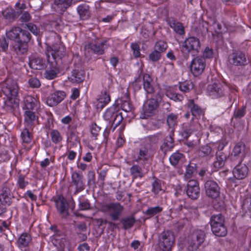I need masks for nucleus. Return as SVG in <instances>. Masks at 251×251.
<instances>
[{"label":"nucleus","mask_w":251,"mask_h":251,"mask_svg":"<svg viewBox=\"0 0 251 251\" xmlns=\"http://www.w3.org/2000/svg\"><path fill=\"white\" fill-rule=\"evenodd\" d=\"M66 94L64 91L57 90L50 94L46 100V103L50 107L57 105L66 97Z\"/></svg>","instance_id":"obj_16"},{"label":"nucleus","mask_w":251,"mask_h":251,"mask_svg":"<svg viewBox=\"0 0 251 251\" xmlns=\"http://www.w3.org/2000/svg\"><path fill=\"white\" fill-rule=\"evenodd\" d=\"M66 48L65 46L61 44L55 43L51 47H48L47 49L46 52L47 60L58 61H60L62 62V58L64 56L65 54Z\"/></svg>","instance_id":"obj_6"},{"label":"nucleus","mask_w":251,"mask_h":251,"mask_svg":"<svg viewBox=\"0 0 251 251\" xmlns=\"http://www.w3.org/2000/svg\"><path fill=\"white\" fill-rule=\"evenodd\" d=\"M213 54L212 49L207 47L203 51V57L204 58H210L212 57Z\"/></svg>","instance_id":"obj_64"},{"label":"nucleus","mask_w":251,"mask_h":251,"mask_svg":"<svg viewBox=\"0 0 251 251\" xmlns=\"http://www.w3.org/2000/svg\"><path fill=\"white\" fill-rule=\"evenodd\" d=\"M187 105L193 117L198 118L204 115V110L197 104L195 103L194 100H189Z\"/></svg>","instance_id":"obj_24"},{"label":"nucleus","mask_w":251,"mask_h":251,"mask_svg":"<svg viewBox=\"0 0 251 251\" xmlns=\"http://www.w3.org/2000/svg\"><path fill=\"white\" fill-rule=\"evenodd\" d=\"M161 57V53L155 50L149 55V58L152 62L158 61L160 59Z\"/></svg>","instance_id":"obj_57"},{"label":"nucleus","mask_w":251,"mask_h":251,"mask_svg":"<svg viewBox=\"0 0 251 251\" xmlns=\"http://www.w3.org/2000/svg\"><path fill=\"white\" fill-rule=\"evenodd\" d=\"M121 223L124 229H127L131 228L135 223V219L133 216H126L121 220Z\"/></svg>","instance_id":"obj_34"},{"label":"nucleus","mask_w":251,"mask_h":251,"mask_svg":"<svg viewBox=\"0 0 251 251\" xmlns=\"http://www.w3.org/2000/svg\"><path fill=\"white\" fill-rule=\"evenodd\" d=\"M121 107L122 109L126 112H129L132 108V105L128 100L123 101Z\"/></svg>","instance_id":"obj_63"},{"label":"nucleus","mask_w":251,"mask_h":251,"mask_svg":"<svg viewBox=\"0 0 251 251\" xmlns=\"http://www.w3.org/2000/svg\"><path fill=\"white\" fill-rule=\"evenodd\" d=\"M206 196L212 199H216L220 195V187L217 182L212 179L207 180L204 185Z\"/></svg>","instance_id":"obj_10"},{"label":"nucleus","mask_w":251,"mask_h":251,"mask_svg":"<svg viewBox=\"0 0 251 251\" xmlns=\"http://www.w3.org/2000/svg\"><path fill=\"white\" fill-rule=\"evenodd\" d=\"M199 153L200 156L211 158L214 156V152L209 146L206 145L200 148Z\"/></svg>","instance_id":"obj_40"},{"label":"nucleus","mask_w":251,"mask_h":251,"mask_svg":"<svg viewBox=\"0 0 251 251\" xmlns=\"http://www.w3.org/2000/svg\"><path fill=\"white\" fill-rule=\"evenodd\" d=\"M174 147V141L171 134L167 136L163 140V142L160 147L161 150L164 151L171 150Z\"/></svg>","instance_id":"obj_31"},{"label":"nucleus","mask_w":251,"mask_h":251,"mask_svg":"<svg viewBox=\"0 0 251 251\" xmlns=\"http://www.w3.org/2000/svg\"><path fill=\"white\" fill-rule=\"evenodd\" d=\"M107 48L106 41L100 43H89L85 46V50H90L94 53L99 55L103 54Z\"/></svg>","instance_id":"obj_19"},{"label":"nucleus","mask_w":251,"mask_h":251,"mask_svg":"<svg viewBox=\"0 0 251 251\" xmlns=\"http://www.w3.org/2000/svg\"><path fill=\"white\" fill-rule=\"evenodd\" d=\"M227 87L226 85L220 83L214 82L208 85L207 93L212 99L224 98L228 94Z\"/></svg>","instance_id":"obj_8"},{"label":"nucleus","mask_w":251,"mask_h":251,"mask_svg":"<svg viewBox=\"0 0 251 251\" xmlns=\"http://www.w3.org/2000/svg\"><path fill=\"white\" fill-rule=\"evenodd\" d=\"M168 45L166 42L163 40H159L156 42L154 45V50L161 53L164 52L167 49Z\"/></svg>","instance_id":"obj_47"},{"label":"nucleus","mask_w":251,"mask_h":251,"mask_svg":"<svg viewBox=\"0 0 251 251\" xmlns=\"http://www.w3.org/2000/svg\"><path fill=\"white\" fill-rule=\"evenodd\" d=\"M229 62L235 66H244L248 63L245 54L241 51H234L228 56Z\"/></svg>","instance_id":"obj_15"},{"label":"nucleus","mask_w":251,"mask_h":251,"mask_svg":"<svg viewBox=\"0 0 251 251\" xmlns=\"http://www.w3.org/2000/svg\"><path fill=\"white\" fill-rule=\"evenodd\" d=\"M31 128L25 127L21 133V137L23 142L29 143L32 140V135L29 132Z\"/></svg>","instance_id":"obj_45"},{"label":"nucleus","mask_w":251,"mask_h":251,"mask_svg":"<svg viewBox=\"0 0 251 251\" xmlns=\"http://www.w3.org/2000/svg\"><path fill=\"white\" fill-rule=\"evenodd\" d=\"M225 222H222V224H218L216 225V227L215 230L211 228L212 232L217 236L223 237L227 234V229L225 226Z\"/></svg>","instance_id":"obj_35"},{"label":"nucleus","mask_w":251,"mask_h":251,"mask_svg":"<svg viewBox=\"0 0 251 251\" xmlns=\"http://www.w3.org/2000/svg\"><path fill=\"white\" fill-rule=\"evenodd\" d=\"M167 22L170 27L173 29L176 33L180 35L185 34L184 27L182 23L177 22L174 18H169Z\"/></svg>","instance_id":"obj_25"},{"label":"nucleus","mask_w":251,"mask_h":251,"mask_svg":"<svg viewBox=\"0 0 251 251\" xmlns=\"http://www.w3.org/2000/svg\"><path fill=\"white\" fill-rule=\"evenodd\" d=\"M130 175L133 179L144 176V173L141 167L138 165H134L130 168Z\"/></svg>","instance_id":"obj_37"},{"label":"nucleus","mask_w":251,"mask_h":251,"mask_svg":"<svg viewBox=\"0 0 251 251\" xmlns=\"http://www.w3.org/2000/svg\"><path fill=\"white\" fill-rule=\"evenodd\" d=\"M154 152L153 148L143 143L139 149L137 157L135 158V161L137 162L140 161H147L152 157Z\"/></svg>","instance_id":"obj_14"},{"label":"nucleus","mask_w":251,"mask_h":251,"mask_svg":"<svg viewBox=\"0 0 251 251\" xmlns=\"http://www.w3.org/2000/svg\"><path fill=\"white\" fill-rule=\"evenodd\" d=\"M201 43L199 38L191 36L186 38L180 46V51L187 57L189 54L192 56L197 55L200 52Z\"/></svg>","instance_id":"obj_3"},{"label":"nucleus","mask_w":251,"mask_h":251,"mask_svg":"<svg viewBox=\"0 0 251 251\" xmlns=\"http://www.w3.org/2000/svg\"><path fill=\"white\" fill-rule=\"evenodd\" d=\"M233 175L234 178L231 179L232 180L234 179H243L245 178L248 174V168L245 164L239 163L233 170ZM233 182H235L233 181Z\"/></svg>","instance_id":"obj_20"},{"label":"nucleus","mask_w":251,"mask_h":251,"mask_svg":"<svg viewBox=\"0 0 251 251\" xmlns=\"http://www.w3.org/2000/svg\"><path fill=\"white\" fill-rule=\"evenodd\" d=\"M79 210L84 211L88 210L91 208V204L87 199L81 201L79 200L78 204Z\"/></svg>","instance_id":"obj_52"},{"label":"nucleus","mask_w":251,"mask_h":251,"mask_svg":"<svg viewBox=\"0 0 251 251\" xmlns=\"http://www.w3.org/2000/svg\"><path fill=\"white\" fill-rule=\"evenodd\" d=\"M163 210L162 207L157 206L149 208L145 212L146 215L152 217L156 214L160 213Z\"/></svg>","instance_id":"obj_50"},{"label":"nucleus","mask_w":251,"mask_h":251,"mask_svg":"<svg viewBox=\"0 0 251 251\" xmlns=\"http://www.w3.org/2000/svg\"><path fill=\"white\" fill-rule=\"evenodd\" d=\"M186 194L192 200H196L200 196V188L199 182L194 179H190L187 185Z\"/></svg>","instance_id":"obj_17"},{"label":"nucleus","mask_w":251,"mask_h":251,"mask_svg":"<svg viewBox=\"0 0 251 251\" xmlns=\"http://www.w3.org/2000/svg\"><path fill=\"white\" fill-rule=\"evenodd\" d=\"M72 182L75 187L74 194H76L85 189L83 176L81 173L74 171L71 174Z\"/></svg>","instance_id":"obj_18"},{"label":"nucleus","mask_w":251,"mask_h":251,"mask_svg":"<svg viewBox=\"0 0 251 251\" xmlns=\"http://www.w3.org/2000/svg\"><path fill=\"white\" fill-rule=\"evenodd\" d=\"M123 120V117L122 115V113L118 112L114 117V119L111 121L113 126V131H114L116 128L120 125Z\"/></svg>","instance_id":"obj_48"},{"label":"nucleus","mask_w":251,"mask_h":251,"mask_svg":"<svg viewBox=\"0 0 251 251\" xmlns=\"http://www.w3.org/2000/svg\"><path fill=\"white\" fill-rule=\"evenodd\" d=\"M216 156L217 160L213 163L214 166L216 168H221L225 165L226 156L223 152L217 153Z\"/></svg>","instance_id":"obj_41"},{"label":"nucleus","mask_w":251,"mask_h":251,"mask_svg":"<svg viewBox=\"0 0 251 251\" xmlns=\"http://www.w3.org/2000/svg\"><path fill=\"white\" fill-rule=\"evenodd\" d=\"M55 207L61 217L66 218L69 215V204L66 199L61 195L54 199Z\"/></svg>","instance_id":"obj_13"},{"label":"nucleus","mask_w":251,"mask_h":251,"mask_svg":"<svg viewBox=\"0 0 251 251\" xmlns=\"http://www.w3.org/2000/svg\"><path fill=\"white\" fill-rule=\"evenodd\" d=\"M194 168L191 166L190 164H188L186 167V172L184 174V177L185 179L190 178L193 174Z\"/></svg>","instance_id":"obj_61"},{"label":"nucleus","mask_w":251,"mask_h":251,"mask_svg":"<svg viewBox=\"0 0 251 251\" xmlns=\"http://www.w3.org/2000/svg\"><path fill=\"white\" fill-rule=\"evenodd\" d=\"M21 31V28L19 27H13L6 32V36L8 38L16 41L19 37V33Z\"/></svg>","instance_id":"obj_38"},{"label":"nucleus","mask_w":251,"mask_h":251,"mask_svg":"<svg viewBox=\"0 0 251 251\" xmlns=\"http://www.w3.org/2000/svg\"><path fill=\"white\" fill-rule=\"evenodd\" d=\"M138 77L135 79V82H138L143 80V88L148 94H154L153 97L148 99L143 105L141 118L147 119L154 114L158 108L161 100L160 91L155 92L153 85L152 79L150 75L143 73L141 67L138 71Z\"/></svg>","instance_id":"obj_1"},{"label":"nucleus","mask_w":251,"mask_h":251,"mask_svg":"<svg viewBox=\"0 0 251 251\" xmlns=\"http://www.w3.org/2000/svg\"><path fill=\"white\" fill-rule=\"evenodd\" d=\"M184 159L183 154L178 152L173 153L170 157L169 160L171 164L173 166L176 165L179 161Z\"/></svg>","instance_id":"obj_43"},{"label":"nucleus","mask_w":251,"mask_h":251,"mask_svg":"<svg viewBox=\"0 0 251 251\" xmlns=\"http://www.w3.org/2000/svg\"><path fill=\"white\" fill-rule=\"evenodd\" d=\"M175 241L173 232L167 230L161 233L159 237V246L162 251H171Z\"/></svg>","instance_id":"obj_9"},{"label":"nucleus","mask_w":251,"mask_h":251,"mask_svg":"<svg viewBox=\"0 0 251 251\" xmlns=\"http://www.w3.org/2000/svg\"><path fill=\"white\" fill-rule=\"evenodd\" d=\"M25 26L33 34L37 35L39 34L40 29L35 25L32 23H28L26 24Z\"/></svg>","instance_id":"obj_59"},{"label":"nucleus","mask_w":251,"mask_h":251,"mask_svg":"<svg viewBox=\"0 0 251 251\" xmlns=\"http://www.w3.org/2000/svg\"><path fill=\"white\" fill-rule=\"evenodd\" d=\"M205 233L202 230L196 229L188 236V250L189 251H197L204 242Z\"/></svg>","instance_id":"obj_5"},{"label":"nucleus","mask_w":251,"mask_h":251,"mask_svg":"<svg viewBox=\"0 0 251 251\" xmlns=\"http://www.w3.org/2000/svg\"><path fill=\"white\" fill-rule=\"evenodd\" d=\"M37 119L34 112L31 110H25V112L24 121L25 127L32 128L34 122Z\"/></svg>","instance_id":"obj_30"},{"label":"nucleus","mask_w":251,"mask_h":251,"mask_svg":"<svg viewBox=\"0 0 251 251\" xmlns=\"http://www.w3.org/2000/svg\"><path fill=\"white\" fill-rule=\"evenodd\" d=\"M28 184V182L25 180V176L23 175H20L19 176L17 179V185L20 189H25Z\"/></svg>","instance_id":"obj_56"},{"label":"nucleus","mask_w":251,"mask_h":251,"mask_svg":"<svg viewBox=\"0 0 251 251\" xmlns=\"http://www.w3.org/2000/svg\"><path fill=\"white\" fill-rule=\"evenodd\" d=\"M83 0H54V4L55 6V9L57 12L61 13L65 11L68 7L73 4L81 1Z\"/></svg>","instance_id":"obj_21"},{"label":"nucleus","mask_w":251,"mask_h":251,"mask_svg":"<svg viewBox=\"0 0 251 251\" xmlns=\"http://www.w3.org/2000/svg\"><path fill=\"white\" fill-rule=\"evenodd\" d=\"M90 129L93 137H94L95 140L97 139V137L101 129L100 127L98 126L95 123H93L90 126Z\"/></svg>","instance_id":"obj_51"},{"label":"nucleus","mask_w":251,"mask_h":251,"mask_svg":"<svg viewBox=\"0 0 251 251\" xmlns=\"http://www.w3.org/2000/svg\"><path fill=\"white\" fill-rule=\"evenodd\" d=\"M85 77V73L82 70H74L69 77L70 81L73 83H80L83 81Z\"/></svg>","instance_id":"obj_29"},{"label":"nucleus","mask_w":251,"mask_h":251,"mask_svg":"<svg viewBox=\"0 0 251 251\" xmlns=\"http://www.w3.org/2000/svg\"><path fill=\"white\" fill-rule=\"evenodd\" d=\"M110 93L108 91L105 90L101 92L96 101V108L101 110L110 102Z\"/></svg>","instance_id":"obj_22"},{"label":"nucleus","mask_w":251,"mask_h":251,"mask_svg":"<svg viewBox=\"0 0 251 251\" xmlns=\"http://www.w3.org/2000/svg\"><path fill=\"white\" fill-rule=\"evenodd\" d=\"M198 126L199 124L198 123H195L194 125H190L188 128L185 129L183 131L182 136L184 138H188L194 131L198 130Z\"/></svg>","instance_id":"obj_46"},{"label":"nucleus","mask_w":251,"mask_h":251,"mask_svg":"<svg viewBox=\"0 0 251 251\" xmlns=\"http://www.w3.org/2000/svg\"><path fill=\"white\" fill-rule=\"evenodd\" d=\"M167 96L171 99L176 101H181L183 100V95L178 93H169L167 94Z\"/></svg>","instance_id":"obj_58"},{"label":"nucleus","mask_w":251,"mask_h":251,"mask_svg":"<svg viewBox=\"0 0 251 251\" xmlns=\"http://www.w3.org/2000/svg\"><path fill=\"white\" fill-rule=\"evenodd\" d=\"M118 112L116 110V107L115 105H112L105 111L103 115V118L105 120L110 123Z\"/></svg>","instance_id":"obj_36"},{"label":"nucleus","mask_w":251,"mask_h":251,"mask_svg":"<svg viewBox=\"0 0 251 251\" xmlns=\"http://www.w3.org/2000/svg\"><path fill=\"white\" fill-rule=\"evenodd\" d=\"M31 38V34L28 31L21 29L18 39V45L15 47L16 51L21 54L24 53L26 50V44L30 41Z\"/></svg>","instance_id":"obj_11"},{"label":"nucleus","mask_w":251,"mask_h":251,"mask_svg":"<svg viewBox=\"0 0 251 251\" xmlns=\"http://www.w3.org/2000/svg\"><path fill=\"white\" fill-rule=\"evenodd\" d=\"M24 103L26 110L31 111L36 109L39 104V100L30 95H27L25 97Z\"/></svg>","instance_id":"obj_26"},{"label":"nucleus","mask_w":251,"mask_h":251,"mask_svg":"<svg viewBox=\"0 0 251 251\" xmlns=\"http://www.w3.org/2000/svg\"><path fill=\"white\" fill-rule=\"evenodd\" d=\"M206 65L204 58L197 56L193 58L190 64V71L193 75L198 76L204 71Z\"/></svg>","instance_id":"obj_12"},{"label":"nucleus","mask_w":251,"mask_h":251,"mask_svg":"<svg viewBox=\"0 0 251 251\" xmlns=\"http://www.w3.org/2000/svg\"><path fill=\"white\" fill-rule=\"evenodd\" d=\"M28 82L29 86L32 88H38L41 85L39 80L36 77L30 78L28 79Z\"/></svg>","instance_id":"obj_62"},{"label":"nucleus","mask_w":251,"mask_h":251,"mask_svg":"<svg viewBox=\"0 0 251 251\" xmlns=\"http://www.w3.org/2000/svg\"><path fill=\"white\" fill-rule=\"evenodd\" d=\"M11 202V197L8 193H1L0 195V202L3 205H10Z\"/></svg>","instance_id":"obj_55"},{"label":"nucleus","mask_w":251,"mask_h":251,"mask_svg":"<svg viewBox=\"0 0 251 251\" xmlns=\"http://www.w3.org/2000/svg\"><path fill=\"white\" fill-rule=\"evenodd\" d=\"M246 113V106H242V107L236 109L233 114V118L239 119L243 118Z\"/></svg>","instance_id":"obj_49"},{"label":"nucleus","mask_w":251,"mask_h":251,"mask_svg":"<svg viewBox=\"0 0 251 251\" xmlns=\"http://www.w3.org/2000/svg\"><path fill=\"white\" fill-rule=\"evenodd\" d=\"M89 9V6L86 3H82L77 7V12L81 20H84L89 18L90 15Z\"/></svg>","instance_id":"obj_28"},{"label":"nucleus","mask_w":251,"mask_h":251,"mask_svg":"<svg viewBox=\"0 0 251 251\" xmlns=\"http://www.w3.org/2000/svg\"><path fill=\"white\" fill-rule=\"evenodd\" d=\"M131 48L133 50V53L135 57L137 58L140 56V50L139 45L136 43H132Z\"/></svg>","instance_id":"obj_60"},{"label":"nucleus","mask_w":251,"mask_h":251,"mask_svg":"<svg viewBox=\"0 0 251 251\" xmlns=\"http://www.w3.org/2000/svg\"><path fill=\"white\" fill-rule=\"evenodd\" d=\"M163 136L162 132H158L154 135H150L146 137L144 143L149 145L153 148V150L155 151L157 143Z\"/></svg>","instance_id":"obj_23"},{"label":"nucleus","mask_w":251,"mask_h":251,"mask_svg":"<svg viewBox=\"0 0 251 251\" xmlns=\"http://www.w3.org/2000/svg\"><path fill=\"white\" fill-rule=\"evenodd\" d=\"M222 222H225V218L221 214L212 215L210 220L211 228H213V230H215L216 225L222 224Z\"/></svg>","instance_id":"obj_33"},{"label":"nucleus","mask_w":251,"mask_h":251,"mask_svg":"<svg viewBox=\"0 0 251 251\" xmlns=\"http://www.w3.org/2000/svg\"><path fill=\"white\" fill-rule=\"evenodd\" d=\"M154 180L151 183V192L154 194H158L162 190L161 181L156 177H154Z\"/></svg>","instance_id":"obj_44"},{"label":"nucleus","mask_w":251,"mask_h":251,"mask_svg":"<svg viewBox=\"0 0 251 251\" xmlns=\"http://www.w3.org/2000/svg\"><path fill=\"white\" fill-rule=\"evenodd\" d=\"M50 136L51 141L55 144L61 142L63 137L60 132L57 129H53L50 132Z\"/></svg>","instance_id":"obj_42"},{"label":"nucleus","mask_w":251,"mask_h":251,"mask_svg":"<svg viewBox=\"0 0 251 251\" xmlns=\"http://www.w3.org/2000/svg\"><path fill=\"white\" fill-rule=\"evenodd\" d=\"M29 65L32 69L34 70H42L46 68L45 60L39 57L30 59Z\"/></svg>","instance_id":"obj_27"},{"label":"nucleus","mask_w":251,"mask_h":251,"mask_svg":"<svg viewBox=\"0 0 251 251\" xmlns=\"http://www.w3.org/2000/svg\"><path fill=\"white\" fill-rule=\"evenodd\" d=\"M31 240L30 235L27 233H22L18 240V244L21 247H26Z\"/></svg>","instance_id":"obj_39"},{"label":"nucleus","mask_w":251,"mask_h":251,"mask_svg":"<svg viewBox=\"0 0 251 251\" xmlns=\"http://www.w3.org/2000/svg\"><path fill=\"white\" fill-rule=\"evenodd\" d=\"M2 90L7 97L5 104L11 107L18 106V99L19 86L16 81L10 78L6 79L2 84Z\"/></svg>","instance_id":"obj_2"},{"label":"nucleus","mask_w":251,"mask_h":251,"mask_svg":"<svg viewBox=\"0 0 251 251\" xmlns=\"http://www.w3.org/2000/svg\"><path fill=\"white\" fill-rule=\"evenodd\" d=\"M177 116L173 113L170 114L167 117V123L170 127H173L177 124Z\"/></svg>","instance_id":"obj_54"},{"label":"nucleus","mask_w":251,"mask_h":251,"mask_svg":"<svg viewBox=\"0 0 251 251\" xmlns=\"http://www.w3.org/2000/svg\"><path fill=\"white\" fill-rule=\"evenodd\" d=\"M124 206L119 202H110L102 204L100 211L107 214L113 221L119 219L124 210Z\"/></svg>","instance_id":"obj_4"},{"label":"nucleus","mask_w":251,"mask_h":251,"mask_svg":"<svg viewBox=\"0 0 251 251\" xmlns=\"http://www.w3.org/2000/svg\"><path fill=\"white\" fill-rule=\"evenodd\" d=\"M179 89L183 92H189L193 87L192 82L184 81L180 83Z\"/></svg>","instance_id":"obj_53"},{"label":"nucleus","mask_w":251,"mask_h":251,"mask_svg":"<svg viewBox=\"0 0 251 251\" xmlns=\"http://www.w3.org/2000/svg\"><path fill=\"white\" fill-rule=\"evenodd\" d=\"M52 60L53 59L52 58ZM47 60L48 67L44 73V76L48 79H53L57 77V75L63 71L65 67V64L60 61Z\"/></svg>","instance_id":"obj_7"},{"label":"nucleus","mask_w":251,"mask_h":251,"mask_svg":"<svg viewBox=\"0 0 251 251\" xmlns=\"http://www.w3.org/2000/svg\"><path fill=\"white\" fill-rule=\"evenodd\" d=\"M232 154L234 156L240 157V161H242L245 155V145L242 143L237 144L233 148Z\"/></svg>","instance_id":"obj_32"}]
</instances>
